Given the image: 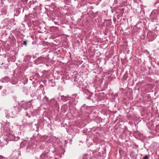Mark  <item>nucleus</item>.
I'll return each instance as SVG.
<instances>
[{"label":"nucleus","mask_w":159,"mask_h":159,"mask_svg":"<svg viewBox=\"0 0 159 159\" xmlns=\"http://www.w3.org/2000/svg\"><path fill=\"white\" fill-rule=\"evenodd\" d=\"M19 107H14L16 112L18 113L21 110L22 108L24 109H26L28 108H30L32 106V104L30 101L28 102H25L24 101H22L19 103Z\"/></svg>","instance_id":"nucleus-1"},{"label":"nucleus","mask_w":159,"mask_h":159,"mask_svg":"<svg viewBox=\"0 0 159 159\" xmlns=\"http://www.w3.org/2000/svg\"><path fill=\"white\" fill-rule=\"evenodd\" d=\"M49 59L48 57H40L38 58L35 61V62L37 65L41 63H43L47 62L48 61Z\"/></svg>","instance_id":"nucleus-2"},{"label":"nucleus","mask_w":159,"mask_h":159,"mask_svg":"<svg viewBox=\"0 0 159 159\" xmlns=\"http://www.w3.org/2000/svg\"><path fill=\"white\" fill-rule=\"evenodd\" d=\"M6 135L7 136V139L8 141H12L16 140V137L13 134L8 133L7 134H6Z\"/></svg>","instance_id":"nucleus-3"},{"label":"nucleus","mask_w":159,"mask_h":159,"mask_svg":"<svg viewBox=\"0 0 159 159\" xmlns=\"http://www.w3.org/2000/svg\"><path fill=\"white\" fill-rule=\"evenodd\" d=\"M3 131L2 132L3 133L5 134L6 133H7V134L9 133V132L10 131L9 128L8 127V125L7 124H6L3 126Z\"/></svg>","instance_id":"nucleus-4"},{"label":"nucleus","mask_w":159,"mask_h":159,"mask_svg":"<svg viewBox=\"0 0 159 159\" xmlns=\"http://www.w3.org/2000/svg\"><path fill=\"white\" fill-rule=\"evenodd\" d=\"M9 78L7 77H5L1 80V81L3 83L7 82L9 81Z\"/></svg>","instance_id":"nucleus-5"},{"label":"nucleus","mask_w":159,"mask_h":159,"mask_svg":"<svg viewBox=\"0 0 159 159\" xmlns=\"http://www.w3.org/2000/svg\"><path fill=\"white\" fill-rule=\"evenodd\" d=\"M6 143V141L5 140H1L0 139V148H2L4 147V146L5 143L7 144Z\"/></svg>","instance_id":"nucleus-6"},{"label":"nucleus","mask_w":159,"mask_h":159,"mask_svg":"<svg viewBox=\"0 0 159 159\" xmlns=\"http://www.w3.org/2000/svg\"><path fill=\"white\" fill-rule=\"evenodd\" d=\"M41 159H46L48 158L46 153H44L40 155Z\"/></svg>","instance_id":"nucleus-7"},{"label":"nucleus","mask_w":159,"mask_h":159,"mask_svg":"<svg viewBox=\"0 0 159 159\" xmlns=\"http://www.w3.org/2000/svg\"><path fill=\"white\" fill-rule=\"evenodd\" d=\"M154 6L157 8V10L159 11V1H156L154 4Z\"/></svg>","instance_id":"nucleus-8"},{"label":"nucleus","mask_w":159,"mask_h":159,"mask_svg":"<svg viewBox=\"0 0 159 159\" xmlns=\"http://www.w3.org/2000/svg\"><path fill=\"white\" fill-rule=\"evenodd\" d=\"M49 99L46 96H45L43 99V101L46 102H48Z\"/></svg>","instance_id":"nucleus-9"},{"label":"nucleus","mask_w":159,"mask_h":159,"mask_svg":"<svg viewBox=\"0 0 159 159\" xmlns=\"http://www.w3.org/2000/svg\"><path fill=\"white\" fill-rule=\"evenodd\" d=\"M143 159H149V155H145L144 157H143Z\"/></svg>","instance_id":"nucleus-10"},{"label":"nucleus","mask_w":159,"mask_h":159,"mask_svg":"<svg viewBox=\"0 0 159 159\" xmlns=\"http://www.w3.org/2000/svg\"><path fill=\"white\" fill-rule=\"evenodd\" d=\"M25 57L27 60H29L31 58V57L28 55H26Z\"/></svg>","instance_id":"nucleus-11"},{"label":"nucleus","mask_w":159,"mask_h":159,"mask_svg":"<svg viewBox=\"0 0 159 159\" xmlns=\"http://www.w3.org/2000/svg\"><path fill=\"white\" fill-rule=\"evenodd\" d=\"M23 43L25 46H27V40H25V41H24Z\"/></svg>","instance_id":"nucleus-12"},{"label":"nucleus","mask_w":159,"mask_h":159,"mask_svg":"<svg viewBox=\"0 0 159 159\" xmlns=\"http://www.w3.org/2000/svg\"><path fill=\"white\" fill-rule=\"evenodd\" d=\"M25 116H28L30 118V115L28 114V113H27L25 115Z\"/></svg>","instance_id":"nucleus-13"},{"label":"nucleus","mask_w":159,"mask_h":159,"mask_svg":"<svg viewBox=\"0 0 159 159\" xmlns=\"http://www.w3.org/2000/svg\"><path fill=\"white\" fill-rule=\"evenodd\" d=\"M20 139V137H16V141H17L19 139Z\"/></svg>","instance_id":"nucleus-14"},{"label":"nucleus","mask_w":159,"mask_h":159,"mask_svg":"<svg viewBox=\"0 0 159 159\" xmlns=\"http://www.w3.org/2000/svg\"><path fill=\"white\" fill-rule=\"evenodd\" d=\"M12 20H13V22H15V19H12Z\"/></svg>","instance_id":"nucleus-15"},{"label":"nucleus","mask_w":159,"mask_h":159,"mask_svg":"<svg viewBox=\"0 0 159 159\" xmlns=\"http://www.w3.org/2000/svg\"><path fill=\"white\" fill-rule=\"evenodd\" d=\"M63 98H64V97L63 96H61V98H62H62H63Z\"/></svg>","instance_id":"nucleus-16"},{"label":"nucleus","mask_w":159,"mask_h":159,"mask_svg":"<svg viewBox=\"0 0 159 159\" xmlns=\"http://www.w3.org/2000/svg\"><path fill=\"white\" fill-rule=\"evenodd\" d=\"M13 25H16V23H13Z\"/></svg>","instance_id":"nucleus-17"}]
</instances>
